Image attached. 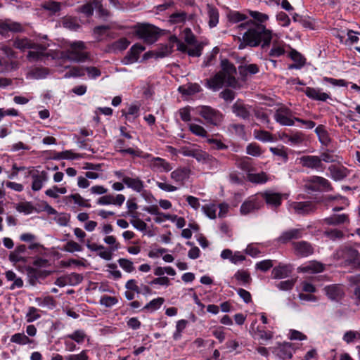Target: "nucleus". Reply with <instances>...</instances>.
<instances>
[{
	"label": "nucleus",
	"instance_id": "obj_1",
	"mask_svg": "<svg viewBox=\"0 0 360 360\" xmlns=\"http://www.w3.org/2000/svg\"><path fill=\"white\" fill-rule=\"evenodd\" d=\"M248 13L252 19L237 26L239 30H246L238 49H243L247 46L256 47L260 44L262 49L269 47L273 37H276V34H274L272 30L267 29L264 25L269 20V15L251 10H248Z\"/></svg>",
	"mask_w": 360,
	"mask_h": 360
},
{
	"label": "nucleus",
	"instance_id": "obj_2",
	"mask_svg": "<svg viewBox=\"0 0 360 360\" xmlns=\"http://www.w3.org/2000/svg\"><path fill=\"white\" fill-rule=\"evenodd\" d=\"M221 70L214 77L206 80V86L213 91L221 89L224 84L232 88L239 87L238 82L235 77L236 68L234 65L227 59L221 60Z\"/></svg>",
	"mask_w": 360,
	"mask_h": 360
},
{
	"label": "nucleus",
	"instance_id": "obj_3",
	"mask_svg": "<svg viewBox=\"0 0 360 360\" xmlns=\"http://www.w3.org/2000/svg\"><path fill=\"white\" fill-rule=\"evenodd\" d=\"M15 49L21 51L29 50L27 58L32 62L41 61L44 58L48 57L46 53L49 44L47 43H38L27 37L16 38L13 43Z\"/></svg>",
	"mask_w": 360,
	"mask_h": 360
},
{
	"label": "nucleus",
	"instance_id": "obj_4",
	"mask_svg": "<svg viewBox=\"0 0 360 360\" xmlns=\"http://www.w3.org/2000/svg\"><path fill=\"white\" fill-rule=\"evenodd\" d=\"M200 115L207 124L219 126L224 120V115L218 110L208 105H200L196 108Z\"/></svg>",
	"mask_w": 360,
	"mask_h": 360
},
{
	"label": "nucleus",
	"instance_id": "obj_5",
	"mask_svg": "<svg viewBox=\"0 0 360 360\" xmlns=\"http://www.w3.org/2000/svg\"><path fill=\"white\" fill-rule=\"evenodd\" d=\"M86 49L85 44L82 41L72 42L66 51V56L69 60L76 63L84 62L89 58V53L83 51Z\"/></svg>",
	"mask_w": 360,
	"mask_h": 360
},
{
	"label": "nucleus",
	"instance_id": "obj_6",
	"mask_svg": "<svg viewBox=\"0 0 360 360\" xmlns=\"http://www.w3.org/2000/svg\"><path fill=\"white\" fill-rule=\"evenodd\" d=\"M136 32L139 38L150 44L155 42L159 37L158 27L150 24L139 25Z\"/></svg>",
	"mask_w": 360,
	"mask_h": 360
},
{
	"label": "nucleus",
	"instance_id": "obj_7",
	"mask_svg": "<svg viewBox=\"0 0 360 360\" xmlns=\"http://www.w3.org/2000/svg\"><path fill=\"white\" fill-rule=\"evenodd\" d=\"M335 257L338 259H342L347 264H352L360 259V254L357 250L349 247L344 246L338 250Z\"/></svg>",
	"mask_w": 360,
	"mask_h": 360
},
{
	"label": "nucleus",
	"instance_id": "obj_8",
	"mask_svg": "<svg viewBox=\"0 0 360 360\" xmlns=\"http://www.w3.org/2000/svg\"><path fill=\"white\" fill-rule=\"evenodd\" d=\"M295 118L292 112L289 108L284 106L278 108L274 114L275 120L283 126L294 125L295 121Z\"/></svg>",
	"mask_w": 360,
	"mask_h": 360
},
{
	"label": "nucleus",
	"instance_id": "obj_9",
	"mask_svg": "<svg viewBox=\"0 0 360 360\" xmlns=\"http://www.w3.org/2000/svg\"><path fill=\"white\" fill-rule=\"evenodd\" d=\"M299 163L305 168L316 171L323 170V165L321 159L316 155H304L297 159Z\"/></svg>",
	"mask_w": 360,
	"mask_h": 360
},
{
	"label": "nucleus",
	"instance_id": "obj_10",
	"mask_svg": "<svg viewBox=\"0 0 360 360\" xmlns=\"http://www.w3.org/2000/svg\"><path fill=\"white\" fill-rule=\"evenodd\" d=\"M261 195L266 205L271 208L276 209L282 203L283 195L280 193L268 190L262 193Z\"/></svg>",
	"mask_w": 360,
	"mask_h": 360
},
{
	"label": "nucleus",
	"instance_id": "obj_11",
	"mask_svg": "<svg viewBox=\"0 0 360 360\" xmlns=\"http://www.w3.org/2000/svg\"><path fill=\"white\" fill-rule=\"evenodd\" d=\"M308 182L313 184L309 186L313 191H330L333 190L330 181L322 176H312L309 179Z\"/></svg>",
	"mask_w": 360,
	"mask_h": 360
},
{
	"label": "nucleus",
	"instance_id": "obj_12",
	"mask_svg": "<svg viewBox=\"0 0 360 360\" xmlns=\"http://www.w3.org/2000/svg\"><path fill=\"white\" fill-rule=\"evenodd\" d=\"M292 245L295 254L298 257H306L314 253V248L307 241L293 242Z\"/></svg>",
	"mask_w": 360,
	"mask_h": 360
},
{
	"label": "nucleus",
	"instance_id": "obj_13",
	"mask_svg": "<svg viewBox=\"0 0 360 360\" xmlns=\"http://www.w3.org/2000/svg\"><path fill=\"white\" fill-rule=\"evenodd\" d=\"M149 166L157 172H168L172 169V166L169 162L159 157H152L149 160Z\"/></svg>",
	"mask_w": 360,
	"mask_h": 360
},
{
	"label": "nucleus",
	"instance_id": "obj_14",
	"mask_svg": "<svg viewBox=\"0 0 360 360\" xmlns=\"http://www.w3.org/2000/svg\"><path fill=\"white\" fill-rule=\"evenodd\" d=\"M191 169L187 167H179L170 174L171 179L179 186H184L189 179Z\"/></svg>",
	"mask_w": 360,
	"mask_h": 360
},
{
	"label": "nucleus",
	"instance_id": "obj_15",
	"mask_svg": "<svg viewBox=\"0 0 360 360\" xmlns=\"http://www.w3.org/2000/svg\"><path fill=\"white\" fill-rule=\"evenodd\" d=\"M304 229H291L283 231L277 238L278 243L285 244L292 240L300 239L303 236Z\"/></svg>",
	"mask_w": 360,
	"mask_h": 360
},
{
	"label": "nucleus",
	"instance_id": "obj_16",
	"mask_svg": "<svg viewBox=\"0 0 360 360\" xmlns=\"http://www.w3.org/2000/svg\"><path fill=\"white\" fill-rule=\"evenodd\" d=\"M323 290L325 294L332 301H340L345 295L343 288L337 284L326 285Z\"/></svg>",
	"mask_w": 360,
	"mask_h": 360
},
{
	"label": "nucleus",
	"instance_id": "obj_17",
	"mask_svg": "<svg viewBox=\"0 0 360 360\" xmlns=\"http://www.w3.org/2000/svg\"><path fill=\"white\" fill-rule=\"evenodd\" d=\"M290 210L297 214H307L315 210V206L311 202H292L289 205Z\"/></svg>",
	"mask_w": 360,
	"mask_h": 360
},
{
	"label": "nucleus",
	"instance_id": "obj_18",
	"mask_svg": "<svg viewBox=\"0 0 360 360\" xmlns=\"http://www.w3.org/2000/svg\"><path fill=\"white\" fill-rule=\"evenodd\" d=\"M232 112L236 116L248 120L250 117V106L245 105L242 100H237L232 105Z\"/></svg>",
	"mask_w": 360,
	"mask_h": 360
},
{
	"label": "nucleus",
	"instance_id": "obj_19",
	"mask_svg": "<svg viewBox=\"0 0 360 360\" xmlns=\"http://www.w3.org/2000/svg\"><path fill=\"white\" fill-rule=\"evenodd\" d=\"M262 207V202H259L257 198L252 197L245 200L240 206V212L243 215L248 214L256 210H258Z\"/></svg>",
	"mask_w": 360,
	"mask_h": 360
},
{
	"label": "nucleus",
	"instance_id": "obj_20",
	"mask_svg": "<svg viewBox=\"0 0 360 360\" xmlns=\"http://www.w3.org/2000/svg\"><path fill=\"white\" fill-rule=\"evenodd\" d=\"M27 252V247L25 245L21 244L17 245L15 250L9 254L8 259L11 262L18 263L22 262L25 263L27 261V257L24 255Z\"/></svg>",
	"mask_w": 360,
	"mask_h": 360
},
{
	"label": "nucleus",
	"instance_id": "obj_21",
	"mask_svg": "<svg viewBox=\"0 0 360 360\" xmlns=\"http://www.w3.org/2000/svg\"><path fill=\"white\" fill-rule=\"evenodd\" d=\"M292 270L291 265L280 264L272 269L271 276L274 279L285 278L290 276Z\"/></svg>",
	"mask_w": 360,
	"mask_h": 360
},
{
	"label": "nucleus",
	"instance_id": "obj_22",
	"mask_svg": "<svg viewBox=\"0 0 360 360\" xmlns=\"http://www.w3.org/2000/svg\"><path fill=\"white\" fill-rule=\"evenodd\" d=\"M32 176V189L34 191H38L41 190L43 187L44 183L47 181L48 180V174L45 171H41V172H37L32 173L30 172Z\"/></svg>",
	"mask_w": 360,
	"mask_h": 360
},
{
	"label": "nucleus",
	"instance_id": "obj_23",
	"mask_svg": "<svg viewBox=\"0 0 360 360\" xmlns=\"http://www.w3.org/2000/svg\"><path fill=\"white\" fill-rule=\"evenodd\" d=\"M125 200V196L117 194L115 197L112 195H103L98 199L97 203L101 205H115L121 206Z\"/></svg>",
	"mask_w": 360,
	"mask_h": 360
},
{
	"label": "nucleus",
	"instance_id": "obj_24",
	"mask_svg": "<svg viewBox=\"0 0 360 360\" xmlns=\"http://www.w3.org/2000/svg\"><path fill=\"white\" fill-rule=\"evenodd\" d=\"M292 351L293 349L291 344L289 342H284L283 344H280L275 347L274 353L280 359L288 360L292 356Z\"/></svg>",
	"mask_w": 360,
	"mask_h": 360
},
{
	"label": "nucleus",
	"instance_id": "obj_25",
	"mask_svg": "<svg viewBox=\"0 0 360 360\" xmlns=\"http://www.w3.org/2000/svg\"><path fill=\"white\" fill-rule=\"evenodd\" d=\"M28 282L31 285H36L38 280L41 278H45L48 276V272L41 271L34 267L28 266L26 269Z\"/></svg>",
	"mask_w": 360,
	"mask_h": 360
},
{
	"label": "nucleus",
	"instance_id": "obj_26",
	"mask_svg": "<svg viewBox=\"0 0 360 360\" xmlns=\"http://www.w3.org/2000/svg\"><path fill=\"white\" fill-rule=\"evenodd\" d=\"M330 177L335 181H341L349 175V170L343 166L330 165L328 167Z\"/></svg>",
	"mask_w": 360,
	"mask_h": 360
},
{
	"label": "nucleus",
	"instance_id": "obj_27",
	"mask_svg": "<svg viewBox=\"0 0 360 360\" xmlns=\"http://www.w3.org/2000/svg\"><path fill=\"white\" fill-rule=\"evenodd\" d=\"M123 183L127 188H131L137 193H141L144 188V183L139 177H124L123 178Z\"/></svg>",
	"mask_w": 360,
	"mask_h": 360
},
{
	"label": "nucleus",
	"instance_id": "obj_28",
	"mask_svg": "<svg viewBox=\"0 0 360 360\" xmlns=\"http://www.w3.org/2000/svg\"><path fill=\"white\" fill-rule=\"evenodd\" d=\"M145 50V47L139 44H136L131 46L127 56L124 58L125 63H133L139 58V55Z\"/></svg>",
	"mask_w": 360,
	"mask_h": 360
},
{
	"label": "nucleus",
	"instance_id": "obj_29",
	"mask_svg": "<svg viewBox=\"0 0 360 360\" xmlns=\"http://www.w3.org/2000/svg\"><path fill=\"white\" fill-rule=\"evenodd\" d=\"M22 30V27L18 22H12L11 20L0 22V34L4 35L9 31L18 32Z\"/></svg>",
	"mask_w": 360,
	"mask_h": 360
},
{
	"label": "nucleus",
	"instance_id": "obj_30",
	"mask_svg": "<svg viewBox=\"0 0 360 360\" xmlns=\"http://www.w3.org/2000/svg\"><path fill=\"white\" fill-rule=\"evenodd\" d=\"M206 10L209 27L210 28L216 27L219 22V18L218 9L211 4H207Z\"/></svg>",
	"mask_w": 360,
	"mask_h": 360
},
{
	"label": "nucleus",
	"instance_id": "obj_31",
	"mask_svg": "<svg viewBox=\"0 0 360 360\" xmlns=\"http://www.w3.org/2000/svg\"><path fill=\"white\" fill-rule=\"evenodd\" d=\"M274 37H275L271 39L272 47L269 51V56L273 58H277L285 53V43L278 41L276 39H274Z\"/></svg>",
	"mask_w": 360,
	"mask_h": 360
},
{
	"label": "nucleus",
	"instance_id": "obj_32",
	"mask_svg": "<svg viewBox=\"0 0 360 360\" xmlns=\"http://www.w3.org/2000/svg\"><path fill=\"white\" fill-rule=\"evenodd\" d=\"M195 159L198 162L207 163L210 165H217L219 163L218 160L215 158H214L207 152L201 150L200 148H198Z\"/></svg>",
	"mask_w": 360,
	"mask_h": 360
},
{
	"label": "nucleus",
	"instance_id": "obj_33",
	"mask_svg": "<svg viewBox=\"0 0 360 360\" xmlns=\"http://www.w3.org/2000/svg\"><path fill=\"white\" fill-rule=\"evenodd\" d=\"M305 94L311 99L321 101H326L330 98V96L328 94L321 92L319 89L311 87H307L306 89Z\"/></svg>",
	"mask_w": 360,
	"mask_h": 360
},
{
	"label": "nucleus",
	"instance_id": "obj_34",
	"mask_svg": "<svg viewBox=\"0 0 360 360\" xmlns=\"http://www.w3.org/2000/svg\"><path fill=\"white\" fill-rule=\"evenodd\" d=\"M240 75L245 79L249 75H255L259 72V67L256 64L240 65L238 67Z\"/></svg>",
	"mask_w": 360,
	"mask_h": 360
},
{
	"label": "nucleus",
	"instance_id": "obj_35",
	"mask_svg": "<svg viewBox=\"0 0 360 360\" xmlns=\"http://www.w3.org/2000/svg\"><path fill=\"white\" fill-rule=\"evenodd\" d=\"M11 342L20 345H25L32 344L34 341L24 333H18L11 337Z\"/></svg>",
	"mask_w": 360,
	"mask_h": 360
},
{
	"label": "nucleus",
	"instance_id": "obj_36",
	"mask_svg": "<svg viewBox=\"0 0 360 360\" xmlns=\"http://www.w3.org/2000/svg\"><path fill=\"white\" fill-rule=\"evenodd\" d=\"M248 179L254 184H265L269 181V178L265 172H262L257 174L248 173Z\"/></svg>",
	"mask_w": 360,
	"mask_h": 360
},
{
	"label": "nucleus",
	"instance_id": "obj_37",
	"mask_svg": "<svg viewBox=\"0 0 360 360\" xmlns=\"http://www.w3.org/2000/svg\"><path fill=\"white\" fill-rule=\"evenodd\" d=\"M201 91L200 86L197 83L188 84L179 87V91L184 95H192Z\"/></svg>",
	"mask_w": 360,
	"mask_h": 360
},
{
	"label": "nucleus",
	"instance_id": "obj_38",
	"mask_svg": "<svg viewBox=\"0 0 360 360\" xmlns=\"http://www.w3.org/2000/svg\"><path fill=\"white\" fill-rule=\"evenodd\" d=\"M255 139L262 142H273V135L267 131L255 129L253 131Z\"/></svg>",
	"mask_w": 360,
	"mask_h": 360
},
{
	"label": "nucleus",
	"instance_id": "obj_39",
	"mask_svg": "<svg viewBox=\"0 0 360 360\" xmlns=\"http://www.w3.org/2000/svg\"><path fill=\"white\" fill-rule=\"evenodd\" d=\"M165 302V299L163 297H158L152 300L147 304L144 306L143 310L153 312L161 307Z\"/></svg>",
	"mask_w": 360,
	"mask_h": 360
},
{
	"label": "nucleus",
	"instance_id": "obj_40",
	"mask_svg": "<svg viewBox=\"0 0 360 360\" xmlns=\"http://www.w3.org/2000/svg\"><path fill=\"white\" fill-rule=\"evenodd\" d=\"M234 278L242 285L250 283L252 278L250 273L245 270H238L235 274Z\"/></svg>",
	"mask_w": 360,
	"mask_h": 360
},
{
	"label": "nucleus",
	"instance_id": "obj_41",
	"mask_svg": "<svg viewBox=\"0 0 360 360\" xmlns=\"http://www.w3.org/2000/svg\"><path fill=\"white\" fill-rule=\"evenodd\" d=\"M326 221L329 225H338L349 221L348 216L345 214H335L326 218Z\"/></svg>",
	"mask_w": 360,
	"mask_h": 360
},
{
	"label": "nucleus",
	"instance_id": "obj_42",
	"mask_svg": "<svg viewBox=\"0 0 360 360\" xmlns=\"http://www.w3.org/2000/svg\"><path fill=\"white\" fill-rule=\"evenodd\" d=\"M40 310L34 307H29L25 315L26 321L32 323L41 318Z\"/></svg>",
	"mask_w": 360,
	"mask_h": 360
},
{
	"label": "nucleus",
	"instance_id": "obj_43",
	"mask_svg": "<svg viewBox=\"0 0 360 360\" xmlns=\"http://www.w3.org/2000/svg\"><path fill=\"white\" fill-rule=\"evenodd\" d=\"M236 165L239 169L247 172V174L253 171V167L250 161V158L248 157H244L238 160L236 162Z\"/></svg>",
	"mask_w": 360,
	"mask_h": 360
},
{
	"label": "nucleus",
	"instance_id": "obj_44",
	"mask_svg": "<svg viewBox=\"0 0 360 360\" xmlns=\"http://www.w3.org/2000/svg\"><path fill=\"white\" fill-rule=\"evenodd\" d=\"M30 76L35 79H41L49 74V70L46 68H36L30 72Z\"/></svg>",
	"mask_w": 360,
	"mask_h": 360
},
{
	"label": "nucleus",
	"instance_id": "obj_45",
	"mask_svg": "<svg viewBox=\"0 0 360 360\" xmlns=\"http://www.w3.org/2000/svg\"><path fill=\"white\" fill-rule=\"evenodd\" d=\"M227 18L229 21L232 23H238L239 22L244 21L248 18L245 14L236 11H230L227 14Z\"/></svg>",
	"mask_w": 360,
	"mask_h": 360
},
{
	"label": "nucleus",
	"instance_id": "obj_46",
	"mask_svg": "<svg viewBox=\"0 0 360 360\" xmlns=\"http://www.w3.org/2000/svg\"><path fill=\"white\" fill-rule=\"evenodd\" d=\"M65 198L68 201H70L72 200L74 201V202L75 204L78 205L79 206L84 207H91V205L87 203L86 202V200L79 193L70 195L68 196H66Z\"/></svg>",
	"mask_w": 360,
	"mask_h": 360
},
{
	"label": "nucleus",
	"instance_id": "obj_47",
	"mask_svg": "<svg viewBox=\"0 0 360 360\" xmlns=\"http://www.w3.org/2000/svg\"><path fill=\"white\" fill-rule=\"evenodd\" d=\"M246 153L248 155L259 157L260 156L263 151L261 147L256 143H249L246 147Z\"/></svg>",
	"mask_w": 360,
	"mask_h": 360
},
{
	"label": "nucleus",
	"instance_id": "obj_48",
	"mask_svg": "<svg viewBox=\"0 0 360 360\" xmlns=\"http://www.w3.org/2000/svg\"><path fill=\"white\" fill-rule=\"evenodd\" d=\"M269 150L274 155L281 157L284 162L288 161V155L286 151L287 149L283 146L281 147H271Z\"/></svg>",
	"mask_w": 360,
	"mask_h": 360
},
{
	"label": "nucleus",
	"instance_id": "obj_49",
	"mask_svg": "<svg viewBox=\"0 0 360 360\" xmlns=\"http://www.w3.org/2000/svg\"><path fill=\"white\" fill-rule=\"evenodd\" d=\"M202 210L205 214L210 219H215L217 217L216 212L217 211V207L215 204L205 205L202 207Z\"/></svg>",
	"mask_w": 360,
	"mask_h": 360
},
{
	"label": "nucleus",
	"instance_id": "obj_50",
	"mask_svg": "<svg viewBox=\"0 0 360 360\" xmlns=\"http://www.w3.org/2000/svg\"><path fill=\"white\" fill-rule=\"evenodd\" d=\"M86 338V334L82 330H77L72 334L68 335L65 338L74 340L78 344L82 343Z\"/></svg>",
	"mask_w": 360,
	"mask_h": 360
},
{
	"label": "nucleus",
	"instance_id": "obj_51",
	"mask_svg": "<svg viewBox=\"0 0 360 360\" xmlns=\"http://www.w3.org/2000/svg\"><path fill=\"white\" fill-rule=\"evenodd\" d=\"M324 269V267L322 264L319 262H311L308 265L305 266L302 268V271L304 272H312V273H318L321 272Z\"/></svg>",
	"mask_w": 360,
	"mask_h": 360
},
{
	"label": "nucleus",
	"instance_id": "obj_52",
	"mask_svg": "<svg viewBox=\"0 0 360 360\" xmlns=\"http://www.w3.org/2000/svg\"><path fill=\"white\" fill-rule=\"evenodd\" d=\"M189 129L190 131L195 135L200 136V137H205L207 136V132L205 129V128L200 125H198L197 124H189Z\"/></svg>",
	"mask_w": 360,
	"mask_h": 360
},
{
	"label": "nucleus",
	"instance_id": "obj_53",
	"mask_svg": "<svg viewBox=\"0 0 360 360\" xmlns=\"http://www.w3.org/2000/svg\"><path fill=\"white\" fill-rule=\"evenodd\" d=\"M67 283L70 285H76L80 283L83 280V276L81 274L77 273H72L66 275Z\"/></svg>",
	"mask_w": 360,
	"mask_h": 360
},
{
	"label": "nucleus",
	"instance_id": "obj_54",
	"mask_svg": "<svg viewBox=\"0 0 360 360\" xmlns=\"http://www.w3.org/2000/svg\"><path fill=\"white\" fill-rule=\"evenodd\" d=\"M63 250L68 252H81L82 250V248L75 241L70 240L64 245Z\"/></svg>",
	"mask_w": 360,
	"mask_h": 360
},
{
	"label": "nucleus",
	"instance_id": "obj_55",
	"mask_svg": "<svg viewBox=\"0 0 360 360\" xmlns=\"http://www.w3.org/2000/svg\"><path fill=\"white\" fill-rule=\"evenodd\" d=\"M186 13L185 12H177L169 16V21L172 23L177 24L184 22L186 20Z\"/></svg>",
	"mask_w": 360,
	"mask_h": 360
},
{
	"label": "nucleus",
	"instance_id": "obj_56",
	"mask_svg": "<svg viewBox=\"0 0 360 360\" xmlns=\"http://www.w3.org/2000/svg\"><path fill=\"white\" fill-rule=\"evenodd\" d=\"M255 334L258 336L260 340L267 341L273 338V333L271 331L265 330L264 329L257 328Z\"/></svg>",
	"mask_w": 360,
	"mask_h": 360
},
{
	"label": "nucleus",
	"instance_id": "obj_57",
	"mask_svg": "<svg viewBox=\"0 0 360 360\" xmlns=\"http://www.w3.org/2000/svg\"><path fill=\"white\" fill-rule=\"evenodd\" d=\"M15 208L18 212H24L25 214H30L34 210L32 205L30 202L18 203Z\"/></svg>",
	"mask_w": 360,
	"mask_h": 360
},
{
	"label": "nucleus",
	"instance_id": "obj_58",
	"mask_svg": "<svg viewBox=\"0 0 360 360\" xmlns=\"http://www.w3.org/2000/svg\"><path fill=\"white\" fill-rule=\"evenodd\" d=\"M319 158H321V162L324 161L325 162L327 163L335 162L338 159V156L333 154V152L330 150H327L324 153H322Z\"/></svg>",
	"mask_w": 360,
	"mask_h": 360
},
{
	"label": "nucleus",
	"instance_id": "obj_59",
	"mask_svg": "<svg viewBox=\"0 0 360 360\" xmlns=\"http://www.w3.org/2000/svg\"><path fill=\"white\" fill-rule=\"evenodd\" d=\"M120 266L127 272L131 273L134 270V264L131 261L124 258L118 259Z\"/></svg>",
	"mask_w": 360,
	"mask_h": 360
},
{
	"label": "nucleus",
	"instance_id": "obj_60",
	"mask_svg": "<svg viewBox=\"0 0 360 360\" xmlns=\"http://www.w3.org/2000/svg\"><path fill=\"white\" fill-rule=\"evenodd\" d=\"M42 7L47 11H51L52 13H55L60 10V4L56 1H48L45 2Z\"/></svg>",
	"mask_w": 360,
	"mask_h": 360
},
{
	"label": "nucleus",
	"instance_id": "obj_61",
	"mask_svg": "<svg viewBox=\"0 0 360 360\" xmlns=\"http://www.w3.org/2000/svg\"><path fill=\"white\" fill-rule=\"evenodd\" d=\"M118 302L117 299L115 297H111L108 295H104L101 298L100 303L106 307H111Z\"/></svg>",
	"mask_w": 360,
	"mask_h": 360
},
{
	"label": "nucleus",
	"instance_id": "obj_62",
	"mask_svg": "<svg viewBox=\"0 0 360 360\" xmlns=\"http://www.w3.org/2000/svg\"><path fill=\"white\" fill-rule=\"evenodd\" d=\"M229 130L239 136H244L245 134V127L241 124H231L229 126Z\"/></svg>",
	"mask_w": 360,
	"mask_h": 360
},
{
	"label": "nucleus",
	"instance_id": "obj_63",
	"mask_svg": "<svg viewBox=\"0 0 360 360\" xmlns=\"http://www.w3.org/2000/svg\"><path fill=\"white\" fill-rule=\"evenodd\" d=\"M295 281V279H289L284 281H281L276 284V287L281 290H289L293 288Z\"/></svg>",
	"mask_w": 360,
	"mask_h": 360
},
{
	"label": "nucleus",
	"instance_id": "obj_64",
	"mask_svg": "<svg viewBox=\"0 0 360 360\" xmlns=\"http://www.w3.org/2000/svg\"><path fill=\"white\" fill-rule=\"evenodd\" d=\"M65 360H89L87 351L82 350L79 354L67 355Z\"/></svg>",
	"mask_w": 360,
	"mask_h": 360
}]
</instances>
